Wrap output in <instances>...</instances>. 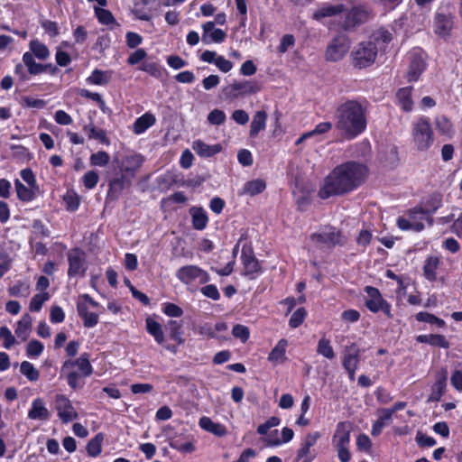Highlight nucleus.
I'll return each mask as SVG.
<instances>
[{
    "label": "nucleus",
    "mask_w": 462,
    "mask_h": 462,
    "mask_svg": "<svg viewBox=\"0 0 462 462\" xmlns=\"http://www.w3.org/2000/svg\"><path fill=\"white\" fill-rule=\"evenodd\" d=\"M367 169L362 163L348 162L338 165L326 177L319 196L326 199L349 193L365 181Z\"/></svg>",
    "instance_id": "nucleus-1"
},
{
    "label": "nucleus",
    "mask_w": 462,
    "mask_h": 462,
    "mask_svg": "<svg viewBox=\"0 0 462 462\" xmlns=\"http://www.w3.org/2000/svg\"><path fill=\"white\" fill-rule=\"evenodd\" d=\"M366 109L358 100H346L337 106L335 112V125L348 140L362 134L367 125Z\"/></svg>",
    "instance_id": "nucleus-2"
},
{
    "label": "nucleus",
    "mask_w": 462,
    "mask_h": 462,
    "mask_svg": "<svg viewBox=\"0 0 462 462\" xmlns=\"http://www.w3.org/2000/svg\"><path fill=\"white\" fill-rule=\"evenodd\" d=\"M377 53L378 49L374 42H359L350 52L351 63L358 69L368 68L375 62Z\"/></svg>",
    "instance_id": "nucleus-3"
},
{
    "label": "nucleus",
    "mask_w": 462,
    "mask_h": 462,
    "mask_svg": "<svg viewBox=\"0 0 462 462\" xmlns=\"http://www.w3.org/2000/svg\"><path fill=\"white\" fill-rule=\"evenodd\" d=\"M411 136L418 151L425 152L430 149L434 143V134L429 118L421 116L412 124Z\"/></svg>",
    "instance_id": "nucleus-4"
},
{
    "label": "nucleus",
    "mask_w": 462,
    "mask_h": 462,
    "mask_svg": "<svg viewBox=\"0 0 462 462\" xmlns=\"http://www.w3.org/2000/svg\"><path fill=\"white\" fill-rule=\"evenodd\" d=\"M351 42L346 34H337L332 38L327 46L325 59L328 61L341 60L350 49Z\"/></svg>",
    "instance_id": "nucleus-5"
},
{
    "label": "nucleus",
    "mask_w": 462,
    "mask_h": 462,
    "mask_svg": "<svg viewBox=\"0 0 462 462\" xmlns=\"http://www.w3.org/2000/svg\"><path fill=\"white\" fill-rule=\"evenodd\" d=\"M442 206V198L440 194L434 193L429 196L423 202V207L410 209L408 215L411 218H415L416 215L419 219H427L430 226L433 225V218L430 217Z\"/></svg>",
    "instance_id": "nucleus-6"
},
{
    "label": "nucleus",
    "mask_w": 462,
    "mask_h": 462,
    "mask_svg": "<svg viewBox=\"0 0 462 462\" xmlns=\"http://www.w3.org/2000/svg\"><path fill=\"white\" fill-rule=\"evenodd\" d=\"M176 277L185 284H190L194 282L205 284L210 281V276L205 270L193 264L185 265L178 269Z\"/></svg>",
    "instance_id": "nucleus-7"
},
{
    "label": "nucleus",
    "mask_w": 462,
    "mask_h": 462,
    "mask_svg": "<svg viewBox=\"0 0 462 462\" xmlns=\"http://www.w3.org/2000/svg\"><path fill=\"white\" fill-rule=\"evenodd\" d=\"M310 240L314 243L324 245L328 248L343 245L346 243V237L342 235L341 231L332 226L326 227L319 233L312 234Z\"/></svg>",
    "instance_id": "nucleus-8"
},
{
    "label": "nucleus",
    "mask_w": 462,
    "mask_h": 462,
    "mask_svg": "<svg viewBox=\"0 0 462 462\" xmlns=\"http://www.w3.org/2000/svg\"><path fill=\"white\" fill-rule=\"evenodd\" d=\"M55 409L60 420L63 423L70 422L78 419L79 414L72 406L70 400L64 394H57L55 397Z\"/></svg>",
    "instance_id": "nucleus-9"
},
{
    "label": "nucleus",
    "mask_w": 462,
    "mask_h": 462,
    "mask_svg": "<svg viewBox=\"0 0 462 462\" xmlns=\"http://www.w3.org/2000/svg\"><path fill=\"white\" fill-rule=\"evenodd\" d=\"M409 60L410 64L407 71L408 81H417L426 69L424 53L420 51H414L410 54Z\"/></svg>",
    "instance_id": "nucleus-10"
},
{
    "label": "nucleus",
    "mask_w": 462,
    "mask_h": 462,
    "mask_svg": "<svg viewBox=\"0 0 462 462\" xmlns=\"http://www.w3.org/2000/svg\"><path fill=\"white\" fill-rule=\"evenodd\" d=\"M241 260L244 264L245 275L249 276L250 279H254V275L261 272L260 263L254 254L252 246H243Z\"/></svg>",
    "instance_id": "nucleus-11"
},
{
    "label": "nucleus",
    "mask_w": 462,
    "mask_h": 462,
    "mask_svg": "<svg viewBox=\"0 0 462 462\" xmlns=\"http://www.w3.org/2000/svg\"><path fill=\"white\" fill-rule=\"evenodd\" d=\"M69 277L77 275H84L87 270L85 265V254L79 249H73L68 254Z\"/></svg>",
    "instance_id": "nucleus-12"
},
{
    "label": "nucleus",
    "mask_w": 462,
    "mask_h": 462,
    "mask_svg": "<svg viewBox=\"0 0 462 462\" xmlns=\"http://www.w3.org/2000/svg\"><path fill=\"white\" fill-rule=\"evenodd\" d=\"M77 366L85 377L90 376L93 373V367L89 362V355L88 353L82 354L76 360H67L63 363L60 372L66 373L70 368Z\"/></svg>",
    "instance_id": "nucleus-13"
},
{
    "label": "nucleus",
    "mask_w": 462,
    "mask_h": 462,
    "mask_svg": "<svg viewBox=\"0 0 462 462\" xmlns=\"http://www.w3.org/2000/svg\"><path fill=\"white\" fill-rule=\"evenodd\" d=\"M453 16L450 14L437 13L434 19V32L440 37H448L453 28Z\"/></svg>",
    "instance_id": "nucleus-14"
},
{
    "label": "nucleus",
    "mask_w": 462,
    "mask_h": 462,
    "mask_svg": "<svg viewBox=\"0 0 462 462\" xmlns=\"http://www.w3.org/2000/svg\"><path fill=\"white\" fill-rule=\"evenodd\" d=\"M203 34L202 42L205 44H210L212 42L220 43L223 42L226 37V33L221 29L215 28V23L207 22L202 24Z\"/></svg>",
    "instance_id": "nucleus-15"
},
{
    "label": "nucleus",
    "mask_w": 462,
    "mask_h": 462,
    "mask_svg": "<svg viewBox=\"0 0 462 462\" xmlns=\"http://www.w3.org/2000/svg\"><path fill=\"white\" fill-rule=\"evenodd\" d=\"M51 413L47 409L43 399L38 397L32 401L28 411V418L30 420L47 421L51 419Z\"/></svg>",
    "instance_id": "nucleus-16"
},
{
    "label": "nucleus",
    "mask_w": 462,
    "mask_h": 462,
    "mask_svg": "<svg viewBox=\"0 0 462 462\" xmlns=\"http://www.w3.org/2000/svg\"><path fill=\"white\" fill-rule=\"evenodd\" d=\"M351 423L347 421L339 422L337 425L336 432L333 436V445L335 448L349 447L350 443Z\"/></svg>",
    "instance_id": "nucleus-17"
},
{
    "label": "nucleus",
    "mask_w": 462,
    "mask_h": 462,
    "mask_svg": "<svg viewBox=\"0 0 462 462\" xmlns=\"http://www.w3.org/2000/svg\"><path fill=\"white\" fill-rule=\"evenodd\" d=\"M448 370L442 368L437 374V380L431 387V393L428 402H438L445 393L447 386Z\"/></svg>",
    "instance_id": "nucleus-18"
},
{
    "label": "nucleus",
    "mask_w": 462,
    "mask_h": 462,
    "mask_svg": "<svg viewBox=\"0 0 462 462\" xmlns=\"http://www.w3.org/2000/svg\"><path fill=\"white\" fill-rule=\"evenodd\" d=\"M365 292L368 295V299L365 300V307L372 312L377 313L383 308L385 300L383 299L378 289L366 286L365 288Z\"/></svg>",
    "instance_id": "nucleus-19"
},
{
    "label": "nucleus",
    "mask_w": 462,
    "mask_h": 462,
    "mask_svg": "<svg viewBox=\"0 0 462 462\" xmlns=\"http://www.w3.org/2000/svg\"><path fill=\"white\" fill-rule=\"evenodd\" d=\"M360 349L356 343L346 346L344 350V368H357L359 364Z\"/></svg>",
    "instance_id": "nucleus-20"
},
{
    "label": "nucleus",
    "mask_w": 462,
    "mask_h": 462,
    "mask_svg": "<svg viewBox=\"0 0 462 462\" xmlns=\"http://www.w3.org/2000/svg\"><path fill=\"white\" fill-rule=\"evenodd\" d=\"M192 149L199 156L208 158L221 152L222 146L219 143L209 145L201 140H196L192 143Z\"/></svg>",
    "instance_id": "nucleus-21"
},
{
    "label": "nucleus",
    "mask_w": 462,
    "mask_h": 462,
    "mask_svg": "<svg viewBox=\"0 0 462 462\" xmlns=\"http://www.w3.org/2000/svg\"><path fill=\"white\" fill-rule=\"evenodd\" d=\"M143 162V157L140 154L127 155L122 161L121 171L133 176L142 166Z\"/></svg>",
    "instance_id": "nucleus-22"
},
{
    "label": "nucleus",
    "mask_w": 462,
    "mask_h": 462,
    "mask_svg": "<svg viewBox=\"0 0 462 462\" xmlns=\"http://www.w3.org/2000/svg\"><path fill=\"white\" fill-rule=\"evenodd\" d=\"M199 425L204 430L208 431L217 437H224L227 433L226 428L223 424L214 422L210 418L206 416L199 419Z\"/></svg>",
    "instance_id": "nucleus-23"
},
{
    "label": "nucleus",
    "mask_w": 462,
    "mask_h": 462,
    "mask_svg": "<svg viewBox=\"0 0 462 462\" xmlns=\"http://www.w3.org/2000/svg\"><path fill=\"white\" fill-rule=\"evenodd\" d=\"M32 318L30 314H23L17 322L14 333L22 341L27 340L32 330Z\"/></svg>",
    "instance_id": "nucleus-24"
},
{
    "label": "nucleus",
    "mask_w": 462,
    "mask_h": 462,
    "mask_svg": "<svg viewBox=\"0 0 462 462\" xmlns=\"http://www.w3.org/2000/svg\"><path fill=\"white\" fill-rule=\"evenodd\" d=\"M77 311L86 328H93L98 323V314L89 312L85 302H78Z\"/></svg>",
    "instance_id": "nucleus-25"
},
{
    "label": "nucleus",
    "mask_w": 462,
    "mask_h": 462,
    "mask_svg": "<svg viewBox=\"0 0 462 462\" xmlns=\"http://www.w3.org/2000/svg\"><path fill=\"white\" fill-rule=\"evenodd\" d=\"M412 87H405L400 88L396 93L398 105L402 110L410 112L413 108V101L411 99Z\"/></svg>",
    "instance_id": "nucleus-26"
},
{
    "label": "nucleus",
    "mask_w": 462,
    "mask_h": 462,
    "mask_svg": "<svg viewBox=\"0 0 462 462\" xmlns=\"http://www.w3.org/2000/svg\"><path fill=\"white\" fill-rule=\"evenodd\" d=\"M267 113L263 110L257 111L251 122L249 135L256 137L260 131L264 130L266 126Z\"/></svg>",
    "instance_id": "nucleus-27"
},
{
    "label": "nucleus",
    "mask_w": 462,
    "mask_h": 462,
    "mask_svg": "<svg viewBox=\"0 0 462 462\" xmlns=\"http://www.w3.org/2000/svg\"><path fill=\"white\" fill-rule=\"evenodd\" d=\"M416 340L420 343L429 344L432 346H439L442 348H448L449 343L443 335L439 334H429V335H419Z\"/></svg>",
    "instance_id": "nucleus-28"
},
{
    "label": "nucleus",
    "mask_w": 462,
    "mask_h": 462,
    "mask_svg": "<svg viewBox=\"0 0 462 462\" xmlns=\"http://www.w3.org/2000/svg\"><path fill=\"white\" fill-rule=\"evenodd\" d=\"M83 131L88 135V139L97 140L103 144L109 145L110 141L106 136V131L102 128L96 127L93 123L85 125Z\"/></svg>",
    "instance_id": "nucleus-29"
},
{
    "label": "nucleus",
    "mask_w": 462,
    "mask_h": 462,
    "mask_svg": "<svg viewBox=\"0 0 462 462\" xmlns=\"http://www.w3.org/2000/svg\"><path fill=\"white\" fill-rule=\"evenodd\" d=\"M345 11V6L342 4L339 5H325L319 8L314 14H313V19L315 20H320L321 18L325 17H331L334 15H337L338 14H341Z\"/></svg>",
    "instance_id": "nucleus-30"
},
{
    "label": "nucleus",
    "mask_w": 462,
    "mask_h": 462,
    "mask_svg": "<svg viewBox=\"0 0 462 462\" xmlns=\"http://www.w3.org/2000/svg\"><path fill=\"white\" fill-rule=\"evenodd\" d=\"M156 122L155 116L151 113H145L134 123V132L136 134H143Z\"/></svg>",
    "instance_id": "nucleus-31"
},
{
    "label": "nucleus",
    "mask_w": 462,
    "mask_h": 462,
    "mask_svg": "<svg viewBox=\"0 0 462 462\" xmlns=\"http://www.w3.org/2000/svg\"><path fill=\"white\" fill-rule=\"evenodd\" d=\"M192 217V226L197 230H203L208 225V216L202 208H192L189 210Z\"/></svg>",
    "instance_id": "nucleus-32"
},
{
    "label": "nucleus",
    "mask_w": 462,
    "mask_h": 462,
    "mask_svg": "<svg viewBox=\"0 0 462 462\" xmlns=\"http://www.w3.org/2000/svg\"><path fill=\"white\" fill-rule=\"evenodd\" d=\"M366 16L367 14L365 10L358 7L352 8L346 19V29H349L357 23H363L366 19Z\"/></svg>",
    "instance_id": "nucleus-33"
},
{
    "label": "nucleus",
    "mask_w": 462,
    "mask_h": 462,
    "mask_svg": "<svg viewBox=\"0 0 462 462\" xmlns=\"http://www.w3.org/2000/svg\"><path fill=\"white\" fill-rule=\"evenodd\" d=\"M439 264V259L437 256H430L427 258L423 266V273L425 278L430 282L437 280V269Z\"/></svg>",
    "instance_id": "nucleus-34"
},
{
    "label": "nucleus",
    "mask_w": 462,
    "mask_h": 462,
    "mask_svg": "<svg viewBox=\"0 0 462 462\" xmlns=\"http://www.w3.org/2000/svg\"><path fill=\"white\" fill-rule=\"evenodd\" d=\"M15 190L17 193V197L20 200L24 202H29L34 199L35 198V189H38V188H31L26 187L24 184H23L19 180H16L14 182Z\"/></svg>",
    "instance_id": "nucleus-35"
},
{
    "label": "nucleus",
    "mask_w": 462,
    "mask_h": 462,
    "mask_svg": "<svg viewBox=\"0 0 462 462\" xmlns=\"http://www.w3.org/2000/svg\"><path fill=\"white\" fill-rule=\"evenodd\" d=\"M233 88L238 91L240 96L257 93L260 90V86L251 80H244L233 83Z\"/></svg>",
    "instance_id": "nucleus-36"
},
{
    "label": "nucleus",
    "mask_w": 462,
    "mask_h": 462,
    "mask_svg": "<svg viewBox=\"0 0 462 462\" xmlns=\"http://www.w3.org/2000/svg\"><path fill=\"white\" fill-rule=\"evenodd\" d=\"M30 51L33 57L41 60H45L50 57L48 47L38 40H32L29 44Z\"/></svg>",
    "instance_id": "nucleus-37"
},
{
    "label": "nucleus",
    "mask_w": 462,
    "mask_h": 462,
    "mask_svg": "<svg viewBox=\"0 0 462 462\" xmlns=\"http://www.w3.org/2000/svg\"><path fill=\"white\" fill-rule=\"evenodd\" d=\"M145 323L147 332L154 337L158 344H162L164 336L161 324L150 317L146 319Z\"/></svg>",
    "instance_id": "nucleus-38"
},
{
    "label": "nucleus",
    "mask_w": 462,
    "mask_h": 462,
    "mask_svg": "<svg viewBox=\"0 0 462 462\" xmlns=\"http://www.w3.org/2000/svg\"><path fill=\"white\" fill-rule=\"evenodd\" d=\"M266 188V183L261 179L253 180L247 181L244 187L241 194H247L250 196H255L262 193Z\"/></svg>",
    "instance_id": "nucleus-39"
},
{
    "label": "nucleus",
    "mask_w": 462,
    "mask_h": 462,
    "mask_svg": "<svg viewBox=\"0 0 462 462\" xmlns=\"http://www.w3.org/2000/svg\"><path fill=\"white\" fill-rule=\"evenodd\" d=\"M23 62L30 75L36 76L42 73L43 64L36 62L31 52L23 53Z\"/></svg>",
    "instance_id": "nucleus-40"
},
{
    "label": "nucleus",
    "mask_w": 462,
    "mask_h": 462,
    "mask_svg": "<svg viewBox=\"0 0 462 462\" xmlns=\"http://www.w3.org/2000/svg\"><path fill=\"white\" fill-rule=\"evenodd\" d=\"M419 218L418 215H416L415 218H411L409 217V219H406L404 217H399L397 219V226L402 230H410L412 229L416 232H420L423 230L424 225L420 221H417Z\"/></svg>",
    "instance_id": "nucleus-41"
},
{
    "label": "nucleus",
    "mask_w": 462,
    "mask_h": 462,
    "mask_svg": "<svg viewBox=\"0 0 462 462\" xmlns=\"http://www.w3.org/2000/svg\"><path fill=\"white\" fill-rule=\"evenodd\" d=\"M104 440L103 433H97L91 439L87 445V451L90 457H97L102 451V442Z\"/></svg>",
    "instance_id": "nucleus-42"
},
{
    "label": "nucleus",
    "mask_w": 462,
    "mask_h": 462,
    "mask_svg": "<svg viewBox=\"0 0 462 462\" xmlns=\"http://www.w3.org/2000/svg\"><path fill=\"white\" fill-rule=\"evenodd\" d=\"M287 345L286 339H281L269 354L268 360L272 362H282L284 360Z\"/></svg>",
    "instance_id": "nucleus-43"
},
{
    "label": "nucleus",
    "mask_w": 462,
    "mask_h": 462,
    "mask_svg": "<svg viewBox=\"0 0 462 462\" xmlns=\"http://www.w3.org/2000/svg\"><path fill=\"white\" fill-rule=\"evenodd\" d=\"M8 293L12 297H27L30 293V285L25 281H18L8 288Z\"/></svg>",
    "instance_id": "nucleus-44"
},
{
    "label": "nucleus",
    "mask_w": 462,
    "mask_h": 462,
    "mask_svg": "<svg viewBox=\"0 0 462 462\" xmlns=\"http://www.w3.org/2000/svg\"><path fill=\"white\" fill-rule=\"evenodd\" d=\"M20 372L31 382H36L40 377L39 371L29 361L21 363Z\"/></svg>",
    "instance_id": "nucleus-45"
},
{
    "label": "nucleus",
    "mask_w": 462,
    "mask_h": 462,
    "mask_svg": "<svg viewBox=\"0 0 462 462\" xmlns=\"http://www.w3.org/2000/svg\"><path fill=\"white\" fill-rule=\"evenodd\" d=\"M125 189V177L122 175L109 181L108 196L113 199H117L119 194Z\"/></svg>",
    "instance_id": "nucleus-46"
},
{
    "label": "nucleus",
    "mask_w": 462,
    "mask_h": 462,
    "mask_svg": "<svg viewBox=\"0 0 462 462\" xmlns=\"http://www.w3.org/2000/svg\"><path fill=\"white\" fill-rule=\"evenodd\" d=\"M317 353L328 359H333L335 357V352L330 345V341L325 337L319 340Z\"/></svg>",
    "instance_id": "nucleus-47"
},
{
    "label": "nucleus",
    "mask_w": 462,
    "mask_h": 462,
    "mask_svg": "<svg viewBox=\"0 0 462 462\" xmlns=\"http://www.w3.org/2000/svg\"><path fill=\"white\" fill-rule=\"evenodd\" d=\"M436 127L441 134L451 136L453 134L452 123L445 116L436 117Z\"/></svg>",
    "instance_id": "nucleus-48"
},
{
    "label": "nucleus",
    "mask_w": 462,
    "mask_h": 462,
    "mask_svg": "<svg viewBox=\"0 0 462 462\" xmlns=\"http://www.w3.org/2000/svg\"><path fill=\"white\" fill-rule=\"evenodd\" d=\"M95 14L98 19V22L105 25H115L117 24L113 14L106 9L95 7Z\"/></svg>",
    "instance_id": "nucleus-49"
},
{
    "label": "nucleus",
    "mask_w": 462,
    "mask_h": 462,
    "mask_svg": "<svg viewBox=\"0 0 462 462\" xmlns=\"http://www.w3.org/2000/svg\"><path fill=\"white\" fill-rule=\"evenodd\" d=\"M88 82L94 85H106L110 80V76L106 71L94 69L92 74L88 78Z\"/></svg>",
    "instance_id": "nucleus-50"
},
{
    "label": "nucleus",
    "mask_w": 462,
    "mask_h": 462,
    "mask_svg": "<svg viewBox=\"0 0 462 462\" xmlns=\"http://www.w3.org/2000/svg\"><path fill=\"white\" fill-rule=\"evenodd\" d=\"M181 327H182V324L177 320H170L168 322V328L170 329V336L179 345H181L184 342V339L182 337Z\"/></svg>",
    "instance_id": "nucleus-51"
},
{
    "label": "nucleus",
    "mask_w": 462,
    "mask_h": 462,
    "mask_svg": "<svg viewBox=\"0 0 462 462\" xmlns=\"http://www.w3.org/2000/svg\"><path fill=\"white\" fill-rule=\"evenodd\" d=\"M139 69L144 71L155 79H160L162 75V68L157 62L144 61L139 67Z\"/></svg>",
    "instance_id": "nucleus-52"
},
{
    "label": "nucleus",
    "mask_w": 462,
    "mask_h": 462,
    "mask_svg": "<svg viewBox=\"0 0 462 462\" xmlns=\"http://www.w3.org/2000/svg\"><path fill=\"white\" fill-rule=\"evenodd\" d=\"M415 318L418 321L427 322L430 324L437 325L439 328L444 327L446 324L443 319L436 317L435 315H433L431 313L425 312V311H420V312L417 313Z\"/></svg>",
    "instance_id": "nucleus-53"
},
{
    "label": "nucleus",
    "mask_w": 462,
    "mask_h": 462,
    "mask_svg": "<svg viewBox=\"0 0 462 462\" xmlns=\"http://www.w3.org/2000/svg\"><path fill=\"white\" fill-rule=\"evenodd\" d=\"M43 349L44 346L41 341L32 339L26 346V355L29 357L36 358L42 355Z\"/></svg>",
    "instance_id": "nucleus-54"
},
{
    "label": "nucleus",
    "mask_w": 462,
    "mask_h": 462,
    "mask_svg": "<svg viewBox=\"0 0 462 462\" xmlns=\"http://www.w3.org/2000/svg\"><path fill=\"white\" fill-rule=\"evenodd\" d=\"M50 296L48 292L35 294L30 301L29 310L34 312L40 311L43 303L48 300Z\"/></svg>",
    "instance_id": "nucleus-55"
},
{
    "label": "nucleus",
    "mask_w": 462,
    "mask_h": 462,
    "mask_svg": "<svg viewBox=\"0 0 462 462\" xmlns=\"http://www.w3.org/2000/svg\"><path fill=\"white\" fill-rule=\"evenodd\" d=\"M110 156L106 152L99 151L90 156V163L93 166L104 167L108 164Z\"/></svg>",
    "instance_id": "nucleus-56"
},
{
    "label": "nucleus",
    "mask_w": 462,
    "mask_h": 462,
    "mask_svg": "<svg viewBox=\"0 0 462 462\" xmlns=\"http://www.w3.org/2000/svg\"><path fill=\"white\" fill-rule=\"evenodd\" d=\"M307 315V311L304 308H299L291 317L289 325L292 328L300 327Z\"/></svg>",
    "instance_id": "nucleus-57"
},
{
    "label": "nucleus",
    "mask_w": 462,
    "mask_h": 462,
    "mask_svg": "<svg viewBox=\"0 0 462 462\" xmlns=\"http://www.w3.org/2000/svg\"><path fill=\"white\" fill-rule=\"evenodd\" d=\"M226 116L224 111L220 109H213L208 116V120L211 125H220L225 123Z\"/></svg>",
    "instance_id": "nucleus-58"
},
{
    "label": "nucleus",
    "mask_w": 462,
    "mask_h": 462,
    "mask_svg": "<svg viewBox=\"0 0 462 462\" xmlns=\"http://www.w3.org/2000/svg\"><path fill=\"white\" fill-rule=\"evenodd\" d=\"M232 335L242 342H245L249 338L250 331L246 326L236 324L233 327Z\"/></svg>",
    "instance_id": "nucleus-59"
},
{
    "label": "nucleus",
    "mask_w": 462,
    "mask_h": 462,
    "mask_svg": "<svg viewBox=\"0 0 462 462\" xmlns=\"http://www.w3.org/2000/svg\"><path fill=\"white\" fill-rule=\"evenodd\" d=\"M170 447L183 453H191L195 450V447L190 441L180 443L178 439H172L170 441Z\"/></svg>",
    "instance_id": "nucleus-60"
},
{
    "label": "nucleus",
    "mask_w": 462,
    "mask_h": 462,
    "mask_svg": "<svg viewBox=\"0 0 462 462\" xmlns=\"http://www.w3.org/2000/svg\"><path fill=\"white\" fill-rule=\"evenodd\" d=\"M98 180L99 176L97 172L95 171H89L83 176V184L88 189H92L97 186Z\"/></svg>",
    "instance_id": "nucleus-61"
},
{
    "label": "nucleus",
    "mask_w": 462,
    "mask_h": 462,
    "mask_svg": "<svg viewBox=\"0 0 462 462\" xmlns=\"http://www.w3.org/2000/svg\"><path fill=\"white\" fill-rule=\"evenodd\" d=\"M0 337L4 339L3 346L6 349L11 348V346L15 343V337L7 327L0 328Z\"/></svg>",
    "instance_id": "nucleus-62"
},
{
    "label": "nucleus",
    "mask_w": 462,
    "mask_h": 462,
    "mask_svg": "<svg viewBox=\"0 0 462 462\" xmlns=\"http://www.w3.org/2000/svg\"><path fill=\"white\" fill-rule=\"evenodd\" d=\"M293 436H294L293 430L290 428L285 427L282 430V439H276L274 440H270L269 445L270 446H278V445H281L282 443H287L292 439Z\"/></svg>",
    "instance_id": "nucleus-63"
},
{
    "label": "nucleus",
    "mask_w": 462,
    "mask_h": 462,
    "mask_svg": "<svg viewBox=\"0 0 462 462\" xmlns=\"http://www.w3.org/2000/svg\"><path fill=\"white\" fill-rule=\"evenodd\" d=\"M201 293L213 300H218L220 299V293L214 284H208L200 289Z\"/></svg>",
    "instance_id": "nucleus-64"
}]
</instances>
